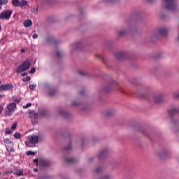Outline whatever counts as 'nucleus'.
I'll return each instance as SVG.
<instances>
[{
    "mask_svg": "<svg viewBox=\"0 0 179 179\" xmlns=\"http://www.w3.org/2000/svg\"><path fill=\"white\" fill-rule=\"evenodd\" d=\"M68 150H71V144L69 143V145H68Z\"/></svg>",
    "mask_w": 179,
    "mask_h": 179,
    "instance_id": "nucleus-45",
    "label": "nucleus"
},
{
    "mask_svg": "<svg viewBox=\"0 0 179 179\" xmlns=\"http://www.w3.org/2000/svg\"><path fill=\"white\" fill-rule=\"evenodd\" d=\"M34 163H36V164H38V159H34Z\"/></svg>",
    "mask_w": 179,
    "mask_h": 179,
    "instance_id": "nucleus-38",
    "label": "nucleus"
},
{
    "mask_svg": "<svg viewBox=\"0 0 179 179\" xmlns=\"http://www.w3.org/2000/svg\"><path fill=\"white\" fill-rule=\"evenodd\" d=\"M29 107H31V103H28L25 106H23V108H29Z\"/></svg>",
    "mask_w": 179,
    "mask_h": 179,
    "instance_id": "nucleus-29",
    "label": "nucleus"
},
{
    "mask_svg": "<svg viewBox=\"0 0 179 179\" xmlns=\"http://www.w3.org/2000/svg\"><path fill=\"white\" fill-rule=\"evenodd\" d=\"M36 87H37L36 85L31 84V85H29V89H30L31 90H34V89H36Z\"/></svg>",
    "mask_w": 179,
    "mask_h": 179,
    "instance_id": "nucleus-24",
    "label": "nucleus"
},
{
    "mask_svg": "<svg viewBox=\"0 0 179 179\" xmlns=\"http://www.w3.org/2000/svg\"><path fill=\"white\" fill-rule=\"evenodd\" d=\"M178 40H179V33H178Z\"/></svg>",
    "mask_w": 179,
    "mask_h": 179,
    "instance_id": "nucleus-56",
    "label": "nucleus"
},
{
    "mask_svg": "<svg viewBox=\"0 0 179 179\" xmlns=\"http://www.w3.org/2000/svg\"><path fill=\"white\" fill-rule=\"evenodd\" d=\"M60 114H61L62 115H65V113H64V112H60Z\"/></svg>",
    "mask_w": 179,
    "mask_h": 179,
    "instance_id": "nucleus-46",
    "label": "nucleus"
},
{
    "mask_svg": "<svg viewBox=\"0 0 179 179\" xmlns=\"http://www.w3.org/2000/svg\"><path fill=\"white\" fill-rule=\"evenodd\" d=\"M27 6V1L26 0H22L20 1V7L23 8V6Z\"/></svg>",
    "mask_w": 179,
    "mask_h": 179,
    "instance_id": "nucleus-14",
    "label": "nucleus"
},
{
    "mask_svg": "<svg viewBox=\"0 0 179 179\" xmlns=\"http://www.w3.org/2000/svg\"><path fill=\"white\" fill-rule=\"evenodd\" d=\"M143 97L148 99L145 95H143Z\"/></svg>",
    "mask_w": 179,
    "mask_h": 179,
    "instance_id": "nucleus-49",
    "label": "nucleus"
},
{
    "mask_svg": "<svg viewBox=\"0 0 179 179\" xmlns=\"http://www.w3.org/2000/svg\"><path fill=\"white\" fill-rule=\"evenodd\" d=\"M76 162H77V160L74 158H69L68 159L69 164H75Z\"/></svg>",
    "mask_w": 179,
    "mask_h": 179,
    "instance_id": "nucleus-17",
    "label": "nucleus"
},
{
    "mask_svg": "<svg viewBox=\"0 0 179 179\" xmlns=\"http://www.w3.org/2000/svg\"><path fill=\"white\" fill-rule=\"evenodd\" d=\"M153 99L155 103H160L163 100V96L162 95L155 96Z\"/></svg>",
    "mask_w": 179,
    "mask_h": 179,
    "instance_id": "nucleus-10",
    "label": "nucleus"
},
{
    "mask_svg": "<svg viewBox=\"0 0 179 179\" xmlns=\"http://www.w3.org/2000/svg\"><path fill=\"white\" fill-rule=\"evenodd\" d=\"M169 113L170 117H171V118H173V117H175V115L179 113V108H176L173 110H171L169 111Z\"/></svg>",
    "mask_w": 179,
    "mask_h": 179,
    "instance_id": "nucleus-8",
    "label": "nucleus"
},
{
    "mask_svg": "<svg viewBox=\"0 0 179 179\" xmlns=\"http://www.w3.org/2000/svg\"><path fill=\"white\" fill-rule=\"evenodd\" d=\"M111 86H118V83H117L115 81H113L111 83Z\"/></svg>",
    "mask_w": 179,
    "mask_h": 179,
    "instance_id": "nucleus-32",
    "label": "nucleus"
},
{
    "mask_svg": "<svg viewBox=\"0 0 179 179\" xmlns=\"http://www.w3.org/2000/svg\"><path fill=\"white\" fill-rule=\"evenodd\" d=\"M19 101H19L18 99H14V102H15V103H19Z\"/></svg>",
    "mask_w": 179,
    "mask_h": 179,
    "instance_id": "nucleus-41",
    "label": "nucleus"
},
{
    "mask_svg": "<svg viewBox=\"0 0 179 179\" xmlns=\"http://www.w3.org/2000/svg\"><path fill=\"white\" fill-rule=\"evenodd\" d=\"M57 55L58 57H59V56L61 55V53H60L59 52H57Z\"/></svg>",
    "mask_w": 179,
    "mask_h": 179,
    "instance_id": "nucleus-44",
    "label": "nucleus"
},
{
    "mask_svg": "<svg viewBox=\"0 0 179 179\" xmlns=\"http://www.w3.org/2000/svg\"><path fill=\"white\" fill-rule=\"evenodd\" d=\"M34 173H37V171H38V169H34Z\"/></svg>",
    "mask_w": 179,
    "mask_h": 179,
    "instance_id": "nucleus-43",
    "label": "nucleus"
},
{
    "mask_svg": "<svg viewBox=\"0 0 179 179\" xmlns=\"http://www.w3.org/2000/svg\"><path fill=\"white\" fill-rule=\"evenodd\" d=\"M21 52H24V49H22Z\"/></svg>",
    "mask_w": 179,
    "mask_h": 179,
    "instance_id": "nucleus-47",
    "label": "nucleus"
},
{
    "mask_svg": "<svg viewBox=\"0 0 179 179\" xmlns=\"http://www.w3.org/2000/svg\"><path fill=\"white\" fill-rule=\"evenodd\" d=\"M23 24L24 27H31V26H33V22L30 20H26L24 21Z\"/></svg>",
    "mask_w": 179,
    "mask_h": 179,
    "instance_id": "nucleus-9",
    "label": "nucleus"
},
{
    "mask_svg": "<svg viewBox=\"0 0 179 179\" xmlns=\"http://www.w3.org/2000/svg\"><path fill=\"white\" fill-rule=\"evenodd\" d=\"M17 127V122H15L11 127L12 131H15V129H16Z\"/></svg>",
    "mask_w": 179,
    "mask_h": 179,
    "instance_id": "nucleus-21",
    "label": "nucleus"
},
{
    "mask_svg": "<svg viewBox=\"0 0 179 179\" xmlns=\"http://www.w3.org/2000/svg\"><path fill=\"white\" fill-rule=\"evenodd\" d=\"M28 141H25V145L28 148H31L33 145H36V143H38V136L36 135L29 136L27 137Z\"/></svg>",
    "mask_w": 179,
    "mask_h": 179,
    "instance_id": "nucleus-2",
    "label": "nucleus"
},
{
    "mask_svg": "<svg viewBox=\"0 0 179 179\" xmlns=\"http://www.w3.org/2000/svg\"><path fill=\"white\" fill-rule=\"evenodd\" d=\"M21 136H22V134H20V133L17 132V131L15 132V134H14V138L15 139H20Z\"/></svg>",
    "mask_w": 179,
    "mask_h": 179,
    "instance_id": "nucleus-16",
    "label": "nucleus"
},
{
    "mask_svg": "<svg viewBox=\"0 0 179 179\" xmlns=\"http://www.w3.org/2000/svg\"><path fill=\"white\" fill-rule=\"evenodd\" d=\"M66 162H68V159H66Z\"/></svg>",
    "mask_w": 179,
    "mask_h": 179,
    "instance_id": "nucleus-55",
    "label": "nucleus"
},
{
    "mask_svg": "<svg viewBox=\"0 0 179 179\" xmlns=\"http://www.w3.org/2000/svg\"><path fill=\"white\" fill-rule=\"evenodd\" d=\"M84 93H85V91H81V92H80V95H83Z\"/></svg>",
    "mask_w": 179,
    "mask_h": 179,
    "instance_id": "nucleus-42",
    "label": "nucleus"
},
{
    "mask_svg": "<svg viewBox=\"0 0 179 179\" xmlns=\"http://www.w3.org/2000/svg\"><path fill=\"white\" fill-rule=\"evenodd\" d=\"M149 2H152V0H148Z\"/></svg>",
    "mask_w": 179,
    "mask_h": 179,
    "instance_id": "nucleus-52",
    "label": "nucleus"
},
{
    "mask_svg": "<svg viewBox=\"0 0 179 179\" xmlns=\"http://www.w3.org/2000/svg\"><path fill=\"white\" fill-rule=\"evenodd\" d=\"M13 173V171H6V174H12Z\"/></svg>",
    "mask_w": 179,
    "mask_h": 179,
    "instance_id": "nucleus-36",
    "label": "nucleus"
},
{
    "mask_svg": "<svg viewBox=\"0 0 179 179\" xmlns=\"http://www.w3.org/2000/svg\"><path fill=\"white\" fill-rule=\"evenodd\" d=\"M2 111H3V104L0 103V114H2Z\"/></svg>",
    "mask_w": 179,
    "mask_h": 179,
    "instance_id": "nucleus-30",
    "label": "nucleus"
},
{
    "mask_svg": "<svg viewBox=\"0 0 179 179\" xmlns=\"http://www.w3.org/2000/svg\"><path fill=\"white\" fill-rule=\"evenodd\" d=\"M32 37H33L34 40H36V38H37L38 37V35L35 34L33 35Z\"/></svg>",
    "mask_w": 179,
    "mask_h": 179,
    "instance_id": "nucleus-35",
    "label": "nucleus"
},
{
    "mask_svg": "<svg viewBox=\"0 0 179 179\" xmlns=\"http://www.w3.org/2000/svg\"><path fill=\"white\" fill-rule=\"evenodd\" d=\"M12 4L13 6L20 7V1H19V0H13Z\"/></svg>",
    "mask_w": 179,
    "mask_h": 179,
    "instance_id": "nucleus-13",
    "label": "nucleus"
},
{
    "mask_svg": "<svg viewBox=\"0 0 179 179\" xmlns=\"http://www.w3.org/2000/svg\"><path fill=\"white\" fill-rule=\"evenodd\" d=\"M36 72V68L33 67L31 69L29 73H34Z\"/></svg>",
    "mask_w": 179,
    "mask_h": 179,
    "instance_id": "nucleus-31",
    "label": "nucleus"
},
{
    "mask_svg": "<svg viewBox=\"0 0 179 179\" xmlns=\"http://www.w3.org/2000/svg\"><path fill=\"white\" fill-rule=\"evenodd\" d=\"M74 46H75L76 49L78 50V49H80L82 47V43H81V42L76 43L74 45Z\"/></svg>",
    "mask_w": 179,
    "mask_h": 179,
    "instance_id": "nucleus-19",
    "label": "nucleus"
},
{
    "mask_svg": "<svg viewBox=\"0 0 179 179\" xmlns=\"http://www.w3.org/2000/svg\"><path fill=\"white\" fill-rule=\"evenodd\" d=\"M177 98H179V94L176 96Z\"/></svg>",
    "mask_w": 179,
    "mask_h": 179,
    "instance_id": "nucleus-50",
    "label": "nucleus"
},
{
    "mask_svg": "<svg viewBox=\"0 0 179 179\" xmlns=\"http://www.w3.org/2000/svg\"><path fill=\"white\" fill-rule=\"evenodd\" d=\"M2 99H3V95L0 94V100H2Z\"/></svg>",
    "mask_w": 179,
    "mask_h": 179,
    "instance_id": "nucleus-40",
    "label": "nucleus"
},
{
    "mask_svg": "<svg viewBox=\"0 0 179 179\" xmlns=\"http://www.w3.org/2000/svg\"><path fill=\"white\" fill-rule=\"evenodd\" d=\"M14 174H15V176H17L18 177H20L21 176H23V169H20V171H17V172H15Z\"/></svg>",
    "mask_w": 179,
    "mask_h": 179,
    "instance_id": "nucleus-15",
    "label": "nucleus"
},
{
    "mask_svg": "<svg viewBox=\"0 0 179 179\" xmlns=\"http://www.w3.org/2000/svg\"><path fill=\"white\" fill-rule=\"evenodd\" d=\"M8 2H9V0H0V5H8Z\"/></svg>",
    "mask_w": 179,
    "mask_h": 179,
    "instance_id": "nucleus-18",
    "label": "nucleus"
},
{
    "mask_svg": "<svg viewBox=\"0 0 179 179\" xmlns=\"http://www.w3.org/2000/svg\"><path fill=\"white\" fill-rule=\"evenodd\" d=\"M13 89V85L12 84H5L0 85V90L3 92H8V90H12Z\"/></svg>",
    "mask_w": 179,
    "mask_h": 179,
    "instance_id": "nucleus-6",
    "label": "nucleus"
},
{
    "mask_svg": "<svg viewBox=\"0 0 179 179\" xmlns=\"http://www.w3.org/2000/svg\"><path fill=\"white\" fill-rule=\"evenodd\" d=\"M0 83H1V80H0Z\"/></svg>",
    "mask_w": 179,
    "mask_h": 179,
    "instance_id": "nucleus-57",
    "label": "nucleus"
},
{
    "mask_svg": "<svg viewBox=\"0 0 179 179\" xmlns=\"http://www.w3.org/2000/svg\"><path fill=\"white\" fill-rule=\"evenodd\" d=\"M87 141L86 138H82V145L83 146L85 142Z\"/></svg>",
    "mask_w": 179,
    "mask_h": 179,
    "instance_id": "nucleus-34",
    "label": "nucleus"
},
{
    "mask_svg": "<svg viewBox=\"0 0 179 179\" xmlns=\"http://www.w3.org/2000/svg\"><path fill=\"white\" fill-rule=\"evenodd\" d=\"M6 134H7V135H10V134H12V129H6Z\"/></svg>",
    "mask_w": 179,
    "mask_h": 179,
    "instance_id": "nucleus-25",
    "label": "nucleus"
},
{
    "mask_svg": "<svg viewBox=\"0 0 179 179\" xmlns=\"http://www.w3.org/2000/svg\"><path fill=\"white\" fill-rule=\"evenodd\" d=\"M12 10H4L0 13V20H9L12 17Z\"/></svg>",
    "mask_w": 179,
    "mask_h": 179,
    "instance_id": "nucleus-3",
    "label": "nucleus"
},
{
    "mask_svg": "<svg viewBox=\"0 0 179 179\" xmlns=\"http://www.w3.org/2000/svg\"><path fill=\"white\" fill-rule=\"evenodd\" d=\"M168 34V30L165 28L159 29V35L166 36Z\"/></svg>",
    "mask_w": 179,
    "mask_h": 179,
    "instance_id": "nucleus-11",
    "label": "nucleus"
},
{
    "mask_svg": "<svg viewBox=\"0 0 179 179\" xmlns=\"http://www.w3.org/2000/svg\"><path fill=\"white\" fill-rule=\"evenodd\" d=\"M0 10H2V6L0 5Z\"/></svg>",
    "mask_w": 179,
    "mask_h": 179,
    "instance_id": "nucleus-48",
    "label": "nucleus"
},
{
    "mask_svg": "<svg viewBox=\"0 0 179 179\" xmlns=\"http://www.w3.org/2000/svg\"><path fill=\"white\" fill-rule=\"evenodd\" d=\"M173 122L174 124H176V122L175 121H173Z\"/></svg>",
    "mask_w": 179,
    "mask_h": 179,
    "instance_id": "nucleus-53",
    "label": "nucleus"
},
{
    "mask_svg": "<svg viewBox=\"0 0 179 179\" xmlns=\"http://www.w3.org/2000/svg\"><path fill=\"white\" fill-rule=\"evenodd\" d=\"M30 68V62L25 61L24 63L20 66L17 69V73H21V72H24V71H27Z\"/></svg>",
    "mask_w": 179,
    "mask_h": 179,
    "instance_id": "nucleus-4",
    "label": "nucleus"
},
{
    "mask_svg": "<svg viewBox=\"0 0 179 179\" xmlns=\"http://www.w3.org/2000/svg\"><path fill=\"white\" fill-rule=\"evenodd\" d=\"M165 3L164 9L171 11H175L177 8L176 0H163Z\"/></svg>",
    "mask_w": 179,
    "mask_h": 179,
    "instance_id": "nucleus-1",
    "label": "nucleus"
},
{
    "mask_svg": "<svg viewBox=\"0 0 179 179\" xmlns=\"http://www.w3.org/2000/svg\"><path fill=\"white\" fill-rule=\"evenodd\" d=\"M3 142H4V143H6L7 145H9V144L12 143V141H9L8 138H5L3 140Z\"/></svg>",
    "mask_w": 179,
    "mask_h": 179,
    "instance_id": "nucleus-26",
    "label": "nucleus"
},
{
    "mask_svg": "<svg viewBox=\"0 0 179 179\" xmlns=\"http://www.w3.org/2000/svg\"><path fill=\"white\" fill-rule=\"evenodd\" d=\"M108 153V150H103L102 151H101V153H99V155H98V159H102L105 158L107 156Z\"/></svg>",
    "mask_w": 179,
    "mask_h": 179,
    "instance_id": "nucleus-7",
    "label": "nucleus"
},
{
    "mask_svg": "<svg viewBox=\"0 0 179 179\" xmlns=\"http://www.w3.org/2000/svg\"><path fill=\"white\" fill-rule=\"evenodd\" d=\"M1 29V25H0V30Z\"/></svg>",
    "mask_w": 179,
    "mask_h": 179,
    "instance_id": "nucleus-54",
    "label": "nucleus"
},
{
    "mask_svg": "<svg viewBox=\"0 0 179 179\" xmlns=\"http://www.w3.org/2000/svg\"><path fill=\"white\" fill-rule=\"evenodd\" d=\"M36 155V152L33 151H27V156H34Z\"/></svg>",
    "mask_w": 179,
    "mask_h": 179,
    "instance_id": "nucleus-22",
    "label": "nucleus"
},
{
    "mask_svg": "<svg viewBox=\"0 0 179 179\" xmlns=\"http://www.w3.org/2000/svg\"><path fill=\"white\" fill-rule=\"evenodd\" d=\"M127 34H128V32H127L126 31H121L119 33V35L121 36H124L127 35Z\"/></svg>",
    "mask_w": 179,
    "mask_h": 179,
    "instance_id": "nucleus-23",
    "label": "nucleus"
},
{
    "mask_svg": "<svg viewBox=\"0 0 179 179\" xmlns=\"http://www.w3.org/2000/svg\"><path fill=\"white\" fill-rule=\"evenodd\" d=\"M124 57H125L124 52H119L118 53L116 54V58H117L118 59H122Z\"/></svg>",
    "mask_w": 179,
    "mask_h": 179,
    "instance_id": "nucleus-12",
    "label": "nucleus"
},
{
    "mask_svg": "<svg viewBox=\"0 0 179 179\" xmlns=\"http://www.w3.org/2000/svg\"><path fill=\"white\" fill-rule=\"evenodd\" d=\"M21 75H22V76H26L27 75V73H23Z\"/></svg>",
    "mask_w": 179,
    "mask_h": 179,
    "instance_id": "nucleus-39",
    "label": "nucleus"
},
{
    "mask_svg": "<svg viewBox=\"0 0 179 179\" xmlns=\"http://www.w3.org/2000/svg\"><path fill=\"white\" fill-rule=\"evenodd\" d=\"M15 108H16V103H11L8 104L7 106V111H6V115L10 117V115H12V114L15 113Z\"/></svg>",
    "mask_w": 179,
    "mask_h": 179,
    "instance_id": "nucleus-5",
    "label": "nucleus"
},
{
    "mask_svg": "<svg viewBox=\"0 0 179 179\" xmlns=\"http://www.w3.org/2000/svg\"><path fill=\"white\" fill-rule=\"evenodd\" d=\"M79 74H80V76H85V73L83 72V71H79Z\"/></svg>",
    "mask_w": 179,
    "mask_h": 179,
    "instance_id": "nucleus-37",
    "label": "nucleus"
},
{
    "mask_svg": "<svg viewBox=\"0 0 179 179\" xmlns=\"http://www.w3.org/2000/svg\"><path fill=\"white\" fill-rule=\"evenodd\" d=\"M72 104H73V106H78L80 105V103H79V102L77 101H73Z\"/></svg>",
    "mask_w": 179,
    "mask_h": 179,
    "instance_id": "nucleus-27",
    "label": "nucleus"
},
{
    "mask_svg": "<svg viewBox=\"0 0 179 179\" xmlns=\"http://www.w3.org/2000/svg\"><path fill=\"white\" fill-rule=\"evenodd\" d=\"M95 171H96V173H100L102 171V169L100 168H98V169H95Z\"/></svg>",
    "mask_w": 179,
    "mask_h": 179,
    "instance_id": "nucleus-33",
    "label": "nucleus"
},
{
    "mask_svg": "<svg viewBox=\"0 0 179 179\" xmlns=\"http://www.w3.org/2000/svg\"><path fill=\"white\" fill-rule=\"evenodd\" d=\"M30 76H27V77H26V78H23V82H29V81H30Z\"/></svg>",
    "mask_w": 179,
    "mask_h": 179,
    "instance_id": "nucleus-28",
    "label": "nucleus"
},
{
    "mask_svg": "<svg viewBox=\"0 0 179 179\" xmlns=\"http://www.w3.org/2000/svg\"><path fill=\"white\" fill-rule=\"evenodd\" d=\"M44 166H48V164H44Z\"/></svg>",
    "mask_w": 179,
    "mask_h": 179,
    "instance_id": "nucleus-51",
    "label": "nucleus"
},
{
    "mask_svg": "<svg viewBox=\"0 0 179 179\" xmlns=\"http://www.w3.org/2000/svg\"><path fill=\"white\" fill-rule=\"evenodd\" d=\"M114 114V112L113 110H108L106 112V115L107 117H111Z\"/></svg>",
    "mask_w": 179,
    "mask_h": 179,
    "instance_id": "nucleus-20",
    "label": "nucleus"
}]
</instances>
